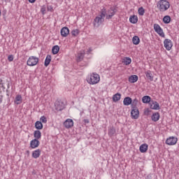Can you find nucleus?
Listing matches in <instances>:
<instances>
[{
    "label": "nucleus",
    "mask_w": 179,
    "mask_h": 179,
    "mask_svg": "<svg viewBox=\"0 0 179 179\" xmlns=\"http://www.w3.org/2000/svg\"><path fill=\"white\" fill-rule=\"evenodd\" d=\"M107 12V10L106 8H103L101 10V14L96 16L94 20V27H99L101 25L103 22H104V17H106V13Z\"/></svg>",
    "instance_id": "f257e3e1"
},
{
    "label": "nucleus",
    "mask_w": 179,
    "mask_h": 179,
    "mask_svg": "<svg viewBox=\"0 0 179 179\" xmlns=\"http://www.w3.org/2000/svg\"><path fill=\"white\" fill-rule=\"evenodd\" d=\"M157 8L159 12H166L170 8V2L167 0H159L157 3Z\"/></svg>",
    "instance_id": "f03ea898"
},
{
    "label": "nucleus",
    "mask_w": 179,
    "mask_h": 179,
    "mask_svg": "<svg viewBox=\"0 0 179 179\" xmlns=\"http://www.w3.org/2000/svg\"><path fill=\"white\" fill-rule=\"evenodd\" d=\"M89 85H97L100 82V76L97 73H93L87 78Z\"/></svg>",
    "instance_id": "7ed1b4c3"
},
{
    "label": "nucleus",
    "mask_w": 179,
    "mask_h": 179,
    "mask_svg": "<svg viewBox=\"0 0 179 179\" xmlns=\"http://www.w3.org/2000/svg\"><path fill=\"white\" fill-rule=\"evenodd\" d=\"M117 13V8L114 7H110L106 13V19L110 20L113 19V17Z\"/></svg>",
    "instance_id": "20e7f679"
},
{
    "label": "nucleus",
    "mask_w": 179,
    "mask_h": 179,
    "mask_svg": "<svg viewBox=\"0 0 179 179\" xmlns=\"http://www.w3.org/2000/svg\"><path fill=\"white\" fill-rule=\"evenodd\" d=\"M38 64V58L34 56H30L27 62L28 66H36Z\"/></svg>",
    "instance_id": "39448f33"
},
{
    "label": "nucleus",
    "mask_w": 179,
    "mask_h": 179,
    "mask_svg": "<svg viewBox=\"0 0 179 179\" xmlns=\"http://www.w3.org/2000/svg\"><path fill=\"white\" fill-rule=\"evenodd\" d=\"M178 141V138L177 137L171 136L166 140L165 143L169 145V146H173V145L177 143Z\"/></svg>",
    "instance_id": "423d86ee"
},
{
    "label": "nucleus",
    "mask_w": 179,
    "mask_h": 179,
    "mask_svg": "<svg viewBox=\"0 0 179 179\" xmlns=\"http://www.w3.org/2000/svg\"><path fill=\"white\" fill-rule=\"evenodd\" d=\"M154 30L161 37H164V32H163V29L159 25V24H154Z\"/></svg>",
    "instance_id": "0eeeda50"
},
{
    "label": "nucleus",
    "mask_w": 179,
    "mask_h": 179,
    "mask_svg": "<svg viewBox=\"0 0 179 179\" xmlns=\"http://www.w3.org/2000/svg\"><path fill=\"white\" fill-rule=\"evenodd\" d=\"M55 106L57 111H62V110L65 108V103H64V102L62 101H57L55 103Z\"/></svg>",
    "instance_id": "6e6552de"
},
{
    "label": "nucleus",
    "mask_w": 179,
    "mask_h": 179,
    "mask_svg": "<svg viewBox=\"0 0 179 179\" xmlns=\"http://www.w3.org/2000/svg\"><path fill=\"white\" fill-rule=\"evenodd\" d=\"M131 116L133 120H138L139 118V110L136 107H133L131 111Z\"/></svg>",
    "instance_id": "1a4fd4ad"
},
{
    "label": "nucleus",
    "mask_w": 179,
    "mask_h": 179,
    "mask_svg": "<svg viewBox=\"0 0 179 179\" xmlns=\"http://www.w3.org/2000/svg\"><path fill=\"white\" fill-rule=\"evenodd\" d=\"M164 45L166 50H167V51H170V50H171L173 47V42L171 41V40L166 38L164 41Z\"/></svg>",
    "instance_id": "9d476101"
},
{
    "label": "nucleus",
    "mask_w": 179,
    "mask_h": 179,
    "mask_svg": "<svg viewBox=\"0 0 179 179\" xmlns=\"http://www.w3.org/2000/svg\"><path fill=\"white\" fill-rule=\"evenodd\" d=\"M63 125L66 129H69V128H72L73 127V120L72 119H66Z\"/></svg>",
    "instance_id": "9b49d317"
},
{
    "label": "nucleus",
    "mask_w": 179,
    "mask_h": 179,
    "mask_svg": "<svg viewBox=\"0 0 179 179\" xmlns=\"http://www.w3.org/2000/svg\"><path fill=\"white\" fill-rule=\"evenodd\" d=\"M40 146V141L36 138L30 141V148L31 149H36Z\"/></svg>",
    "instance_id": "f8f14e48"
},
{
    "label": "nucleus",
    "mask_w": 179,
    "mask_h": 179,
    "mask_svg": "<svg viewBox=\"0 0 179 179\" xmlns=\"http://www.w3.org/2000/svg\"><path fill=\"white\" fill-rule=\"evenodd\" d=\"M150 107L152 110H160V105L156 101H151L150 102Z\"/></svg>",
    "instance_id": "ddd939ff"
},
{
    "label": "nucleus",
    "mask_w": 179,
    "mask_h": 179,
    "mask_svg": "<svg viewBox=\"0 0 179 179\" xmlns=\"http://www.w3.org/2000/svg\"><path fill=\"white\" fill-rule=\"evenodd\" d=\"M60 33L62 37H67L68 34H69V29L66 27H64L61 29Z\"/></svg>",
    "instance_id": "4468645a"
},
{
    "label": "nucleus",
    "mask_w": 179,
    "mask_h": 179,
    "mask_svg": "<svg viewBox=\"0 0 179 179\" xmlns=\"http://www.w3.org/2000/svg\"><path fill=\"white\" fill-rule=\"evenodd\" d=\"M151 120L154 122H157V121L160 120V113H159L158 112L153 113L151 116Z\"/></svg>",
    "instance_id": "2eb2a0df"
},
{
    "label": "nucleus",
    "mask_w": 179,
    "mask_h": 179,
    "mask_svg": "<svg viewBox=\"0 0 179 179\" xmlns=\"http://www.w3.org/2000/svg\"><path fill=\"white\" fill-rule=\"evenodd\" d=\"M41 155V150L38 149L32 152V157L34 159H38Z\"/></svg>",
    "instance_id": "dca6fc26"
},
{
    "label": "nucleus",
    "mask_w": 179,
    "mask_h": 179,
    "mask_svg": "<svg viewBox=\"0 0 179 179\" xmlns=\"http://www.w3.org/2000/svg\"><path fill=\"white\" fill-rule=\"evenodd\" d=\"M83 58H85V50H81L78 54V57H77L78 62H80V61H82Z\"/></svg>",
    "instance_id": "f3484780"
},
{
    "label": "nucleus",
    "mask_w": 179,
    "mask_h": 179,
    "mask_svg": "<svg viewBox=\"0 0 179 179\" xmlns=\"http://www.w3.org/2000/svg\"><path fill=\"white\" fill-rule=\"evenodd\" d=\"M138 76L132 75L129 78V83H136V82H138Z\"/></svg>",
    "instance_id": "a211bd4d"
},
{
    "label": "nucleus",
    "mask_w": 179,
    "mask_h": 179,
    "mask_svg": "<svg viewBox=\"0 0 179 179\" xmlns=\"http://www.w3.org/2000/svg\"><path fill=\"white\" fill-rule=\"evenodd\" d=\"M145 75L147 79H148L149 80L152 82V80H153V74H152V71L150 70H148V71H145Z\"/></svg>",
    "instance_id": "6ab92c4d"
},
{
    "label": "nucleus",
    "mask_w": 179,
    "mask_h": 179,
    "mask_svg": "<svg viewBox=\"0 0 179 179\" xmlns=\"http://www.w3.org/2000/svg\"><path fill=\"white\" fill-rule=\"evenodd\" d=\"M139 150L141 153H146L148 152V144H142L140 145Z\"/></svg>",
    "instance_id": "aec40b11"
},
{
    "label": "nucleus",
    "mask_w": 179,
    "mask_h": 179,
    "mask_svg": "<svg viewBox=\"0 0 179 179\" xmlns=\"http://www.w3.org/2000/svg\"><path fill=\"white\" fill-rule=\"evenodd\" d=\"M132 103V99L129 96H127L123 100L124 106H129Z\"/></svg>",
    "instance_id": "412c9836"
},
{
    "label": "nucleus",
    "mask_w": 179,
    "mask_h": 179,
    "mask_svg": "<svg viewBox=\"0 0 179 179\" xmlns=\"http://www.w3.org/2000/svg\"><path fill=\"white\" fill-rule=\"evenodd\" d=\"M34 136L37 141H38V139H41V131H40V130L34 131Z\"/></svg>",
    "instance_id": "4be33fe9"
},
{
    "label": "nucleus",
    "mask_w": 179,
    "mask_h": 179,
    "mask_svg": "<svg viewBox=\"0 0 179 179\" xmlns=\"http://www.w3.org/2000/svg\"><path fill=\"white\" fill-rule=\"evenodd\" d=\"M129 22H130V23H132L133 24H136V23H138V16H136V15L130 16Z\"/></svg>",
    "instance_id": "5701e85b"
},
{
    "label": "nucleus",
    "mask_w": 179,
    "mask_h": 179,
    "mask_svg": "<svg viewBox=\"0 0 179 179\" xmlns=\"http://www.w3.org/2000/svg\"><path fill=\"white\" fill-rule=\"evenodd\" d=\"M120 100H121V94L117 93L113 95V101H115V103H117V101H120Z\"/></svg>",
    "instance_id": "b1692460"
},
{
    "label": "nucleus",
    "mask_w": 179,
    "mask_h": 179,
    "mask_svg": "<svg viewBox=\"0 0 179 179\" xmlns=\"http://www.w3.org/2000/svg\"><path fill=\"white\" fill-rule=\"evenodd\" d=\"M142 101H143V103H144L145 104H146V103H149V104H150L152 101H151L150 96H144L142 98Z\"/></svg>",
    "instance_id": "393cba45"
},
{
    "label": "nucleus",
    "mask_w": 179,
    "mask_h": 179,
    "mask_svg": "<svg viewBox=\"0 0 179 179\" xmlns=\"http://www.w3.org/2000/svg\"><path fill=\"white\" fill-rule=\"evenodd\" d=\"M115 128H114V127H110L109 129H108V135L110 136H114V135H115Z\"/></svg>",
    "instance_id": "a878e982"
},
{
    "label": "nucleus",
    "mask_w": 179,
    "mask_h": 179,
    "mask_svg": "<svg viewBox=\"0 0 179 179\" xmlns=\"http://www.w3.org/2000/svg\"><path fill=\"white\" fill-rule=\"evenodd\" d=\"M132 43L134 44V45H138V44L141 43V39H139L138 36H135L132 38Z\"/></svg>",
    "instance_id": "bb28decb"
},
{
    "label": "nucleus",
    "mask_w": 179,
    "mask_h": 179,
    "mask_svg": "<svg viewBox=\"0 0 179 179\" xmlns=\"http://www.w3.org/2000/svg\"><path fill=\"white\" fill-rule=\"evenodd\" d=\"M52 52L53 55H56L57 52H59V46L57 45L53 46L52 48Z\"/></svg>",
    "instance_id": "cd10ccee"
},
{
    "label": "nucleus",
    "mask_w": 179,
    "mask_h": 179,
    "mask_svg": "<svg viewBox=\"0 0 179 179\" xmlns=\"http://www.w3.org/2000/svg\"><path fill=\"white\" fill-rule=\"evenodd\" d=\"M50 62H51V55H48L45 59V63H44L45 66H48V65H50Z\"/></svg>",
    "instance_id": "c85d7f7f"
},
{
    "label": "nucleus",
    "mask_w": 179,
    "mask_h": 179,
    "mask_svg": "<svg viewBox=\"0 0 179 179\" xmlns=\"http://www.w3.org/2000/svg\"><path fill=\"white\" fill-rule=\"evenodd\" d=\"M163 22L165 23V24H169V23L171 22V17H170L169 15H166L163 18Z\"/></svg>",
    "instance_id": "c756f323"
},
{
    "label": "nucleus",
    "mask_w": 179,
    "mask_h": 179,
    "mask_svg": "<svg viewBox=\"0 0 179 179\" xmlns=\"http://www.w3.org/2000/svg\"><path fill=\"white\" fill-rule=\"evenodd\" d=\"M35 128L38 129V131H40L43 128V123L40 121H36L35 122Z\"/></svg>",
    "instance_id": "7c9ffc66"
},
{
    "label": "nucleus",
    "mask_w": 179,
    "mask_h": 179,
    "mask_svg": "<svg viewBox=\"0 0 179 179\" xmlns=\"http://www.w3.org/2000/svg\"><path fill=\"white\" fill-rule=\"evenodd\" d=\"M132 62V59L130 57H124L123 59V64L124 65H129Z\"/></svg>",
    "instance_id": "2f4dec72"
},
{
    "label": "nucleus",
    "mask_w": 179,
    "mask_h": 179,
    "mask_svg": "<svg viewBox=\"0 0 179 179\" xmlns=\"http://www.w3.org/2000/svg\"><path fill=\"white\" fill-rule=\"evenodd\" d=\"M14 103H15V104H20L22 103V95H17Z\"/></svg>",
    "instance_id": "473e14b6"
},
{
    "label": "nucleus",
    "mask_w": 179,
    "mask_h": 179,
    "mask_svg": "<svg viewBox=\"0 0 179 179\" xmlns=\"http://www.w3.org/2000/svg\"><path fill=\"white\" fill-rule=\"evenodd\" d=\"M80 33V31L79 29H76L71 31V34L73 36V37H78Z\"/></svg>",
    "instance_id": "72a5a7b5"
},
{
    "label": "nucleus",
    "mask_w": 179,
    "mask_h": 179,
    "mask_svg": "<svg viewBox=\"0 0 179 179\" xmlns=\"http://www.w3.org/2000/svg\"><path fill=\"white\" fill-rule=\"evenodd\" d=\"M138 13L140 16H143V15H145V8L140 7L138 10Z\"/></svg>",
    "instance_id": "f704fd0d"
},
{
    "label": "nucleus",
    "mask_w": 179,
    "mask_h": 179,
    "mask_svg": "<svg viewBox=\"0 0 179 179\" xmlns=\"http://www.w3.org/2000/svg\"><path fill=\"white\" fill-rule=\"evenodd\" d=\"M40 122L43 123V124H47V117H45V116H41L40 117Z\"/></svg>",
    "instance_id": "c9c22d12"
},
{
    "label": "nucleus",
    "mask_w": 179,
    "mask_h": 179,
    "mask_svg": "<svg viewBox=\"0 0 179 179\" xmlns=\"http://www.w3.org/2000/svg\"><path fill=\"white\" fill-rule=\"evenodd\" d=\"M8 59L9 61V62H12V61H13V55H10L8 57Z\"/></svg>",
    "instance_id": "e433bc0d"
},
{
    "label": "nucleus",
    "mask_w": 179,
    "mask_h": 179,
    "mask_svg": "<svg viewBox=\"0 0 179 179\" xmlns=\"http://www.w3.org/2000/svg\"><path fill=\"white\" fill-rule=\"evenodd\" d=\"M41 12L43 13V15H44V13H45V7H43L41 9Z\"/></svg>",
    "instance_id": "4c0bfd02"
},
{
    "label": "nucleus",
    "mask_w": 179,
    "mask_h": 179,
    "mask_svg": "<svg viewBox=\"0 0 179 179\" xmlns=\"http://www.w3.org/2000/svg\"><path fill=\"white\" fill-rule=\"evenodd\" d=\"M3 101V96L0 94V104H2Z\"/></svg>",
    "instance_id": "58836bf2"
},
{
    "label": "nucleus",
    "mask_w": 179,
    "mask_h": 179,
    "mask_svg": "<svg viewBox=\"0 0 179 179\" xmlns=\"http://www.w3.org/2000/svg\"><path fill=\"white\" fill-rule=\"evenodd\" d=\"M92 51H93V50L92 49V48H90L87 51V54H90V52H92Z\"/></svg>",
    "instance_id": "ea45409f"
},
{
    "label": "nucleus",
    "mask_w": 179,
    "mask_h": 179,
    "mask_svg": "<svg viewBox=\"0 0 179 179\" xmlns=\"http://www.w3.org/2000/svg\"><path fill=\"white\" fill-rule=\"evenodd\" d=\"M0 87H2L3 90H5V86H3V83H0ZM0 93H1V91Z\"/></svg>",
    "instance_id": "a19ab883"
},
{
    "label": "nucleus",
    "mask_w": 179,
    "mask_h": 179,
    "mask_svg": "<svg viewBox=\"0 0 179 179\" xmlns=\"http://www.w3.org/2000/svg\"><path fill=\"white\" fill-rule=\"evenodd\" d=\"M48 10L52 11V6H48Z\"/></svg>",
    "instance_id": "79ce46f5"
},
{
    "label": "nucleus",
    "mask_w": 179,
    "mask_h": 179,
    "mask_svg": "<svg viewBox=\"0 0 179 179\" xmlns=\"http://www.w3.org/2000/svg\"><path fill=\"white\" fill-rule=\"evenodd\" d=\"M83 122H85V124H89V120L88 119H85L83 120Z\"/></svg>",
    "instance_id": "37998d69"
},
{
    "label": "nucleus",
    "mask_w": 179,
    "mask_h": 179,
    "mask_svg": "<svg viewBox=\"0 0 179 179\" xmlns=\"http://www.w3.org/2000/svg\"><path fill=\"white\" fill-rule=\"evenodd\" d=\"M29 2H30V3H34V2H36V0H29Z\"/></svg>",
    "instance_id": "c03bdc74"
},
{
    "label": "nucleus",
    "mask_w": 179,
    "mask_h": 179,
    "mask_svg": "<svg viewBox=\"0 0 179 179\" xmlns=\"http://www.w3.org/2000/svg\"><path fill=\"white\" fill-rule=\"evenodd\" d=\"M0 16H1V10H0Z\"/></svg>",
    "instance_id": "a18cd8bd"
}]
</instances>
